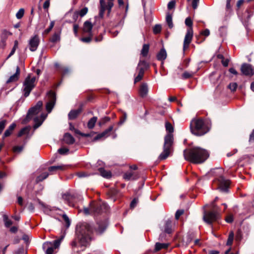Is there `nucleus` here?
<instances>
[{"label":"nucleus","instance_id":"nucleus-34","mask_svg":"<svg viewBox=\"0 0 254 254\" xmlns=\"http://www.w3.org/2000/svg\"><path fill=\"white\" fill-rule=\"evenodd\" d=\"M3 219L6 227H9L12 224V222L8 219L7 215L6 214L3 215Z\"/></svg>","mask_w":254,"mask_h":254},{"label":"nucleus","instance_id":"nucleus-39","mask_svg":"<svg viewBox=\"0 0 254 254\" xmlns=\"http://www.w3.org/2000/svg\"><path fill=\"white\" fill-rule=\"evenodd\" d=\"M60 40V33H55L51 38V41L53 43H56Z\"/></svg>","mask_w":254,"mask_h":254},{"label":"nucleus","instance_id":"nucleus-57","mask_svg":"<svg viewBox=\"0 0 254 254\" xmlns=\"http://www.w3.org/2000/svg\"><path fill=\"white\" fill-rule=\"evenodd\" d=\"M106 227L107 226L105 224H104L103 226L99 225L98 230L100 233H102L105 230Z\"/></svg>","mask_w":254,"mask_h":254},{"label":"nucleus","instance_id":"nucleus-37","mask_svg":"<svg viewBox=\"0 0 254 254\" xmlns=\"http://www.w3.org/2000/svg\"><path fill=\"white\" fill-rule=\"evenodd\" d=\"M194 74V73L193 72H189V71H185L182 75V79H188L191 77H192Z\"/></svg>","mask_w":254,"mask_h":254},{"label":"nucleus","instance_id":"nucleus-53","mask_svg":"<svg viewBox=\"0 0 254 254\" xmlns=\"http://www.w3.org/2000/svg\"><path fill=\"white\" fill-rule=\"evenodd\" d=\"M113 126H110L108 129H106L105 131L103 132L105 137L108 135L109 132H110L113 130Z\"/></svg>","mask_w":254,"mask_h":254},{"label":"nucleus","instance_id":"nucleus-43","mask_svg":"<svg viewBox=\"0 0 254 254\" xmlns=\"http://www.w3.org/2000/svg\"><path fill=\"white\" fill-rule=\"evenodd\" d=\"M54 24H55L54 21H51V23H50V25L49 27L44 30V31L43 33V35L44 34H45V35L48 34L51 31V30L53 29V27L54 26Z\"/></svg>","mask_w":254,"mask_h":254},{"label":"nucleus","instance_id":"nucleus-31","mask_svg":"<svg viewBox=\"0 0 254 254\" xmlns=\"http://www.w3.org/2000/svg\"><path fill=\"white\" fill-rule=\"evenodd\" d=\"M169 245L166 243H157L155 244V251H158L163 249H167Z\"/></svg>","mask_w":254,"mask_h":254},{"label":"nucleus","instance_id":"nucleus-18","mask_svg":"<svg viewBox=\"0 0 254 254\" xmlns=\"http://www.w3.org/2000/svg\"><path fill=\"white\" fill-rule=\"evenodd\" d=\"M93 28V25L88 20L86 21L83 24V31L84 33H87L88 34H92V29Z\"/></svg>","mask_w":254,"mask_h":254},{"label":"nucleus","instance_id":"nucleus-59","mask_svg":"<svg viewBox=\"0 0 254 254\" xmlns=\"http://www.w3.org/2000/svg\"><path fill=\"white\" fill-rule=\"evenodd\" d=\"M229 62V60L228 59L223 58L222 60H221V63L223 65V66L225 67L228 66Z\"/></svg>","mask_w":254,"mask_h":254},{"label":"nucleus","instance_id":"nucleus-6","mask_svg":"<svg viewBox=\"0 0 254 254\" xmlns=\"http://www.w3.org/2000/svg\"><path fill=\"white\" fill-rule=\"evenodd\" d=\"M108 205L104 202H92L89 208H84V212L86 214L90 213V212L94 213H100L107 211Z\"/></svg>","mask_w":254,"mask_h":254},{"label":"nucleus","instance_id":"nucleus-64","mask_svg":"<svg viewBox=\"0 0 254 254\" xmlns=\"http://www.w3.org/2000/svg\"><path fill=\"white\" fill-rule=\"evenodd\" d=\"M200 34L205 36H208L210 34V32L208 29H206L204 31L201 32Z\"/></svg>","mask_w":254,"mask_h":254},{"label":"nucleus","instance_id":"nucleus-38","mask_svg":"<svg viewBox=\"0 0 254 254\" xmlns=\"http://www.w3.org/2000/svg\"><path fill=\"white\" fill-rule=\"evenodd\" d=\"M234 233L232 231L229 233L228 239L227 242V246H231L233 244V240H234Z\"/></svg>","mask_w":254,"mask_h":254},{"label":"nucleus","instance_id":"nucleus-51","mask_svg":"<svg viewBox=\"0 0 254 254\" xmlns=\"http://www.w3.org/2000/svg\"><path fill=\"white\" fill-rule=\"evenodd\" d=\"M184 211L183 209L178 210L175 214V218L178 220L180 217L184 213Z\"/></svg>","mask_w":254,"mask_h":254},{"label":"nucleus","instance_id":"nucleus-14","mask_svg":"<svg viewBox=\"0 0 254 254\" xmlns=\"http://www.w3.org/2000/svg\"><path fill=\"white\" fill-rule=\"evenodd\" d=\"M43 103L42 101H38L36 105L29 110L27 115V119H30L34 115L38 114L42 107Z\"/></svg>","mask_w":254,"mask_h":254},{"label":"nucleus","instance_id":"nucleus-5","mask_svg":"<svg viewBox=\"0 0 254 254\" xmlns=\"http://www.w3.org/2000/svg\"><path fill=\"white\" fill-rule=\"evenodd\" d=\"M38 79L31 74H29L23 83V91L25 97H28L35 87Z\"/></svg>","mask_w":254,"mask_h":254},{"label":"nucleus","instance_id":"nucleus-54","mask_svg":"<svg viewBox=\"0 0 254 254\" xmlns=\"http://www.w3.org/2000/svg\"><path fill=\"white\" fill-rule=\"evenodd\" d=\"M113 126H110L108 129H106L105 131L103 132L105 137L108 135L109 132H110L113 130Z\"/></svg>","mask_w":254,"mask_h":254},{"label":"nucleus","instance_id":"nucleus-11","mask_svg":"<svg viewBox=\"0 0 254 254\" xmlns=\"http://www.w3.org/2000/svg\"><path fill=\"white\" fill-rule=\"evenodd\" d=\"M63 199L65 201V202L67 203L69 206L72 207L75 206V203L78 199L77 195L70 194L69 192H66L63 194Z\"/></svg>","mask_w":254,"mask_h":254},{"label":"nucleus","instance_id":"nucleus-45","mask_svg":"<svg viewBox=\"0 0 254 254\" xmlns=\"http://www.w3.org/2000/svg\"><path fill=\"white\" fill-rule=\"evenodd\" d=\"M23 149V146H15L13 147L12 150L14 153H20Z\"/></svg>","mask_w":254,"mask_h":254},{"label":"nucleus","instance_id":"nucleus-35","mask_svg":"<svg viewBox=\"0 0 254 254\" xmlns=\"http://www.w3.org/2000/svg\"><path fill=\"white\" fill-rule=\"evenodd\" d=\"M189 4L191 5L193 9H196L197 8L199 0H187Z\"/></svg>","mask_w":254,"mask_h":254},{"label":"nucleus","instance_id":"nucleus-27","mask_svg":"<svg viewBox=\"0 0 254 254\" xmlns=\"http://www.w3.org/2000/svg\"><path fill=\"white\" fill-rule=\"evenodd\" d=\"M172 222L168 219L165 222L164 231L166 233L170 234L172 232Z\"/></svg>","mask_w":254,"mask_h":254},{"label":"nucleus","instance_id":"nucleus-52","mask_svg":"<svg viewBox=\"0 0 254 254\" xmlns=\"http://www.w3.org/2000/svg\"><path fill=\"white\" fill-rule=\"evenodd\" d=\"M68 151V149L66 148H61L58 149V152L61 154H64Z\"/></svg>","mask_w":254,"mask_h":254},{"label":"nucleus","instance_id":"nucleus-55","mask_svg":"<svg viewBox=\"0 0 254 254\" xmlns=\"http://www.w3.org/2000/svg\"><path fill=\"white\" fill-rule=\"evenodd\" d=\"M175 6V1L174 0H172L170 1L168 4V8L169 9H171L173 8Z\"/></svg>","mask_w":254,"mask_h":254},{"label":"nucleus","instance_id":"nucleus-29","mask_svg":"<svg viewBox=\"0 0 254 254\" xmlns=\"http://www.w3.org/2000/svg\"><path fill=\"white\" fill-rule=\"evenodd\" d=\"M7 38V33L5 32L3 33L1 36V40L0 41V48H4L6 46V41Z\"/></svg>","mask_w":254,"mask_h":254},{"label":"nucleus","instance_id":"nucleus-20","mask_svg":"<svg viewBox=\"0 0 254 254\" xmlns=\"http://www.w3.org/2000/svg\"><path fill=\"white\" fill-rule=\"evenodd\" d=\"M65 166L64 165H58L53 166L49 167L48 171L52 173H55L59 171H62L65 169Z\"/></svg>","mask_w":254,"mask_h":254},{"label":"nucleus","instance_id":"nucleus-60","mask_svg":"<svg viewBox=\"0 0 254 254\" xmlns=\"http://www.w3.org/2000/svg\"><path fill=\"white\" fill-rule=\"evenodd\" d=\"M63 218H64V220L66 222L67 227H68L70 225V221H69L68 217L67 216V215H66L65 214H64L63 216Z\"/></svg>","mask_w":254,"mask_h":254},{"label":"nucleus","instance_id":"nucleus-42","mask_svg":"<svg viewBox=\"0 0 254 254\" xmlns=\"http://www.w3.org/2000/svg\"><path fill=\"white\" fill-rule=\"evenodd\" d=\"M29 131V129L28 127H24L22 128L18 133V136L20 137L24 134H28Z\"/></svg>","mask_w":254,"mask_h":254},{"label":"nucleus","instance_id":"nucleus-50","mask_svg":"<svg viewBox=\"0 0 254 254\" xmlns=\"http://www.w3.org/2000/svg\"><path fill=\"white\" fill-rule=\"evenodd\" d=\"M92 34H89V36L81 38V41L85 43H89L91 41Z\"/></svg>","mask_w":254,"mask_h":254},{"label":"nucleus","instance_id":"nucleus-56","mask_svg":"<svg viewBox=\"0 0 254 254\" xmlns=\"http://www.w3.org/2000/svg\"><path fill=\"white\" fill-rule=\"evenodd\" d=\"M110 120V118L108 117H105L102 119V121L99 122V124L101 126L102 124H103L106 122H109Z\"/></svg>","mask_w":254,"mask_h":254},{"label":"nucleus","instance_id":"nucleus-26","mask_svg":"<svg viewBox=\"0 0 254 254\" xmlns=\"http://www.w3.org/2000/svg\"><path fill=\"white\" fill-rule=\"evenodd\" d=\"M166 57L167 53L166 50L164 48L161 49L157 55V60L161 61H164L166 59Z\"/></svg>","mask_w":254,"mask_h":254},{"label":"nucleus","instance_id":"nucleus-12","mask_svg":"<svg viewBox=\"0 0 254 254\" xmlns=\"http://www.w3.org/2000/svg\"><path fill=\"white\" fill-rule=\"evenodd\" d=\"M113 1H109L107 5H106L105 0H100V8L99 11V15L100 17H103L106 8L108 10L109 12H110L111 8L114 5Z\"/></svg>","mask_w":254,"mask_h":254},{"label":"nucleus","instance_id":"nucleus-8","mask_svg":"<svg viewBox=\"0 0 254 254\" xmlns=\"http://www.w3.org/2000/svg\"><path fill=\"white\" fill-rule=\"evenodd\" d=\"M211 205L213 211L209 212L204 211L203 214L204 221L209 224L216 221L218 217V213L214 211L216 209L214 201L211 203Z\"/></svg>","mask_w":254,"mask_h":254},{"label":"nucleus","instance_id":"nucleus-24","mask_svg":"<svg viewBox=\"0 0 254 254\" xmlns=\"http://www.w3.org/2000/svg\"><path fill=\"white\" fill-rule=\"evenodd\" d=\"M16 125L15 123H12L5 131L2 138L4 139L5 137L10 136L16 127Z\"/></svg>","mask_w":254,"mask_h":254},{"label":"nucleus","instance_id":"nucleus-40","mask_svg":"<svg viewBox=\"0 0 254 254\" xmlns=\"http://www.w3.org/2000/svg\"><path fill=\"white\" fill-rule=\"evenodd\" d=\"M18 42L17 40H15L14 41V46H13L12 49L11 50L10 54H9L7 58H9V57H10L11 56H12L14 54L16 50L18 48Z\"/></svg>","mask_w":254,"mask_h":254},{"label":"nucleus","instance_id":"nucleus-58","mask_svg":"<svg viewBox=\"0 0 254 254\" xmlns=\"http://www.w3.org/2000/svg\"><path fill=\"white\" fill-rule=\"evenodd\" d=\"M138 202V200L136 198H134L131 202L130 204V207L131 208H133L136 205Z\"/></svg>","mask_w":254,"mask_h":254},{"label":"nucleus","instance_id":"nucleus-2","mask_svg":"<svg viewBox=\"0 0 254 254\" xmlns=\"http://www.w3.org/2000/svg\"><path fill=\"white\" fill-rule=\"evenodd\" d=\"M165 128L168 133L165 136L163 151L159 156L160 160H164L169 155L173 142V136L172 133L174 131V127L168 122L165 123Z\"/></svg>","mask_w":254,"mask_h":254},{"label":"nucleus","instance_id":"nucleus-30","mask_svg":"<svg viewBox=\"0 0 254 254\" xmlns=\"http://www.w3.org/2000/svg\"><path fill=\"white\" fill-rule=\"evenodd\" d=\"M97 121V118L94 117L90 119L87 124V127L89 129L93 128Z\"/></svg>","mask_w":254,"mask_h":254},{"label":"nucleus","instance_id":"nucleus-1","mask_svg":"<svg viewBox=\"0 0 254 254\" xmlns=\"http://www.w3.org/2000/svg\"><path fill=\"white\" fill-rule=\"evenodd\" d=\"M208 152L202 148L194 147L184 151L185 160L195 164L204 162L209 157Z\"/></svg>","mask_w":254,"mask_h":254},{"label":"nucleus","instance_id":"nucleus-15","mask_svg":"<svg viewBox=\"0 0 254 254\" xmlns=\"http://www.w3.org/2000/svg\"><path fill=\"white\" fill-rule=\"evenodd\" d=\"M49 101L46 104V108L48 113L52 110L56 102V94L53 92H49L48 93Z\"/></svg>","mask_w":254,"mask_h":254},{"label":"nucleus","instance_id":"nucleus-17","mask_svg":"<svg viewBox=\"0 0 254 254\" xmlns=\"http://www.w3.org/2000/svg\"><path fill=\"white\" fill-rule=\"evenodd\" d=\"M219 182V189L222 191H227L230 185V181L221 177L220 178Z\"/></svg>","mask_w":254,"mask_h":254},{"label":"nucleus","instance_id":"nucleus-32","mask_svg":"<svg viewBox=\"0 0 254 254\" xmlns=\"http://www.w3.org/2000/svg\"><path fill=\"white\" fill-rule=\"evenodd\" d=\"M149 46L148 44H144L141 51V54L143 57H146L149 51Z\"/></svg>","mask_w":254,"mask_h":254},{"label":"nucleus","instance_id":"nucleus-3","mask_svg":"<svg viewBox=\"0 0 254 254\" xmlns=\"http://www.w3.org/2000/svg\"><path fill=\"white\" fill-rule=\"evenodd\" d=\"M190 129L192 134L197 136L203 135L209 131L208 127L202 119H193L190 123Z\"/></svg>","mask_w":254,"mask_h":254},{"label":"nucleus","instance_id":"nucleus-62","mask_svg":"<svg viewBox=\"0 0 254 254\" xmlns=\"http://www.w3.org/2000/svg\"><path fill=\"white\" fill-rule=\"evenodd\" d=\"M225 220L228 223H232L233 221V217L232 215L227 216L225 219Z\"/></svg>","mask_w":254,"mask_h":254},{"label":"nucleus","instance_id":"nucleus-63","mask_svg":"<svg viewBox=\"0 0 254 254\" xmlns=\"http://www.w3.org/2000/svg\"><path fill=\"white\" fill-rule=\"evenodd\" d=\"M105 136L104 135V134H103V132H102L99 134H98L94 138V140L96 141L102 137H104Z\"/></svg>","mask_w":254,"mask_h":254},{"label":"nucleus","instance_id":"nucleus-48","mask_svg":"<svg viewBox=\"0 0 254 254\" xmlns=\"http://www.w3.org/2000/svg\"><path fill=\"white\" fill-rule=\"evenodd\" d=\"M161 30V26L159 24H156L153 27V32L154 34H158L160 32Z\"/></svg>","mask_w":254,"mask_h":254},{"label":"nucleus","instance_id":"nucleus-4","mask_svg":"<svg viewBox=\"0 0 254 254\" xmlns=\"http://www.w3.org/2000/svg\"><path fill=\"white\" fill-rule=\"evenodd\" d=\"M90 226L85 224L77 229L78 239L82 246H85L90 240V235L91 233Z\"/></svg>","mask_w":254,"mask_h":254},{"label":"nucleus","instance_id":"nucleus-9","mask_svg":"<svg viewBox=\"0 0 254 254\" xmlns=\"http://www.w3.org/2000/svg\"><path fill=\"white\" fill-rule=\"evenodd\" d=\"M63 239V238L62 237L60 239L55 240L53 243L47 242L44 243L43 245V248H47V250L46 251V254H53L54 249L58 248L60 246Z\"/></svg>","mask_w":254,"mask_h":254},{"label":"nucleus","instance_id":"nucleus-36","mask_svg":"<svg viewBox=\"0 0 254 254\" xmlns=\"http://www.w3.org/2000/svg\"><path fill=\"white\" fill-rule=\"evenodd\" d=\"M166 21L169 28H172L173 27V23L172 22V17L170 14H168L167 15L166 17Z\"/></svg>","mask_w":254,"mask_h":254},{"label":"nucleus","instance_id":"nucleus-33","mask_svg":"<svg viewBox=\"0 0 254 254\" xmlns=\"http://www.w3.org/2000/svg\"><path fill=\"white\" fill-rule=\"evenodd\" d=\"M49 176V174L47 172L43 173L41 175L38 176L36 178V181L37 183L42 182L46 179Z\"/></svg>","mask_w":254,"mask_h":254},{"label":"nucleus","instance_id":"nucleus-23","mask_svg":"<svg viewBox=\"0 0 254 254\" xmlns=\"http://www.w3.org/2000/svg\"><path fill=\"white\" fill-rule=\"evenodd\" d=\"M64 141L66 144H72L74 142L75 139L70 134L66 133L64 136Z\"/></svg>","mask_w":254,"mask_h":254},{"label":"nucleus","instance_id":"nucleus-19","mask_svg":"<svg viewBox=\"0 0 254 254\" xmlns=\"http://www.w3.org/2000/svg\"><path fill=\"white\" fill-rule=\"evenodd\" d=\"M20 74V68L17 66L16 67V72L12 75L10 76L9 79L7 80L6 83H9L10 82H14L18 79L19 75Z\"/></svg>","mask_w":254,"mask_h":254},{"label":"nucleus","instance_id":"nucleus-61","mask_svg":"<svg viewBox=\"0 0 254 254\" xmlns=\"http://www.w3.org/2000/svg\"><path fill=\"white\" fill-rule=\"evenodd\" d=\"M78 28L79 26L78 24H75L73 25V32L75 36L77 35Z\"/></svg>","mask_w":254,"mask_h":254},{"label":"nucleus","instance_id":"nucleus-13","mask_svg":"<svg viewBox=\"0 0 254 254\" xmlns=\"http://www.w3.org/2000/svg\"><path fill=\"white\" fill-rule=\"evenodd\" d=\"M39 43L40 39L38 35L32 36L28 42L29 50L31 52L35 51L37 49Z\"/></svg>","mask_w":254,"mask_h":254},{"label":"nucleus","instance_id":"nucleus-10","mask_svg":"<svg viewBox=\"0 0 254 254\" xmlns=\"http://www.w3.org/2000/svg\"><path fill=\"white\" fill-rule=\"evenodd\" d=\"M148 67V64L144 61H140L136 69L138 72V75L135 77L134 82H137L140 81L144 75V71Z\"/></svg>","mask_w":254,"mask_h":254},{"label":"nucleus","instance_id":"nucleus-22","mask_svg":"<svg viewBox=\"0 0 254 254\" xmlns=\"http://www.w3.org/2000/svg\"><path fill=\"white\" fill-rule=\"evenodd\" d=\"M47 117V115H45L44 114H42L41 116L40 119H39L38 117H35L34 119V122H35V125L34 126V127L35 128H38L42 124L44 120L46 119Z\"/></svg>","mask_w":254,"mask_h":254},{"label":"nucleus","instance_id":"nucleus-47","mask_svg":"<svg viewBox=\"0 0 254 254\" xmlns=\"http://www.w3.org/2000/svg\"><path fill=\"white\" fill-rule=\"evenodd\" d=\"M237 86L238 85L236 82H232L229 84L228 87L232 91H235L236 90Z\"/></svg>","mask_w":254,"mask_h":254},{"label":"nucleus","instance_id":"nucleus-41","mask_svg":"<svg viewBox=\"0 0 254 254\" xmlns=\"http://www.w3.org/2000/svg\"><path fill=\"white\" fill-rule=\"evenodd\" d=\"M124 178L127 180H134L135 178L133 177V173L127 172L124 175Z\"/></svg>","mask_w":254,"mask_h":254},{"label":"nucleus","instance_id":"nucleus-21","mask_svg":"<svg viewBox=\"0 0 254 254\" xmlns=\"http://www.w3.org/2000/svg\"><path fill=\"white\" fill-rule=\"evenodd\" d=\"M148 92L147 85L146 83H143L141 85L139 93L141 97H144L146 96Z\"/></svg>","mask_w":254,"mask_h":254},{"label":"nucleus","instance_id":"nucleus-25","mask_svg":"<svg viewBox=\"0 0 254 254\" xmlns=\"http://www.w3.org/2000/svg\"><path fill=\"white\" fill-rule=\"evenodd\" d=\"M81 109H78L77 110H71L68 114V118L69 120L75 119L78 115L81 113Z\"/></svg>","mask_w":254,"mask_h":254},{"label":"nucleus","instance_id":"nucleus-44","mask_svg":"<svg viewBox=\"0 0 254 254\" xmlns=\"http://www.w3.org/2000/svg\"><path fill=\"white\" fill-rule=\"evenodd\" d=\"M88 10V8L86 7H85L83 8L82 9H81V10H80L79 11H78L77 12H78L79 15L81 17H83L87 14Z\"/></svg>","mask_w":254,"mask_h":254},{"label":"nucleus","instance_id":"nucleus-46","mask_svg":"<svg viewBox=\"0 0 254 254\" xmlns=\"http://www.w3.org/2000/svg\"><path fill=\"white\" fill-rule=\"evenodd\" d=\"M24 10L23 8H20L16 14V16L17 19H21L24 15Z\"/></svg>","mask_w":254,"mask_h":254},{"label":"nucleus","instance_id":"nucleus-49","mask_svg":"<svg viewBox=\"0 0 254 254\" xmlns=\"http://www.w3.org/2000/svg\"><path fill=\"white\" fill-rule=\"evenodd\" d=\"M6 123V121L5 120H3L0 121V134L2 133L3 129L5 127Z\"/></svg>","mask_w":254,"mask_h":254},{"label":"nucleus","instance_id":"nucleus-16","mask_svg":"<svg viewBox=\"0 0 254 254\" xmlns=\"http://www.w3.org/2000/svg\"><path fill=\"white\" fill-rule=\"evenodd\" d=\"M241 70L242 73L245 75L252 76L254 74V69L249 64H243L241 66Z\"/></svg>","mask_w":254,"mask_h":254},{"label":"nucleus","instance_id":"nucleus-28","mask_svg":"<svg viewBox=\"0 0 254 254\" xmlns=\"http://www.w3.org/2000/svg\"><path fill=\"white\" fill-rule=\"evenodd\" d=\"M99 171L101 175L104 178L108 179L112 176V174L110 171H106L102 168H99Z\"/></svg>","mask_w":254,"mask_h":254},{"label":"nucleus","instance_id":"nucleus-7","mask_svg":"<svg viewBox=\"0 0 254 254\" xmlns=\"http://www.w3.org/2000/svg\"><path fill=\"white\" fill-rule=\"evenodd\" d=\"M185 24L187 26H189V28L187 29V33L186 34L184 41V50H185L186 49L188 48L190 44L191 43L192 41L193 34V29L192 27V21L190 17H188L186 19Z\"/></svg>","mask_w":254,"mask_h":254}]
</instances>
